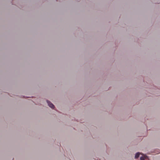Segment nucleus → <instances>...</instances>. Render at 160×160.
<instances>
[{
  "mask_svg": "<svg viewBox=\"0 0 160 160\" xmlns=\"http://www.w3.org/2000/svg\"><path fill=\"white\" fill-rule=\"evenodd\" d=\"M47 102L48 104V105L49 106V107L51 108H54V105L52 104V103H51L48 100H47Z\"/></svg>",
  "mask_w": 160,
  "mask_h": 160,
  "instance_id": "f257e3e1",
  "label": "nucleus"
},
{
  "mask_svg": "<svg viewBox=\"0 0 160 160\" xmlns=\"http://www.w3.org/2000/svg\"><path fill=\"white\" fill-rule=\"evenodd\" d=\"M140 159L141 160H144L146 159H148V157L145 155L143 154L142 156L140 157Z\"/></svg>",
  "mask_w": 160,
  "mask_h": 160,
  "instance_id": "f03ea898",
  "label": "nucleus"
},
{
  "mask_svg": "<svg viewBox=\"0 0 160 160\" xmlns=\"http://www.w3.org/2000/svg\"><path fill=\"white\" fill-rule=\"evenodd\" d=\"M140 154V153L139 152H138L135 155V158H138L139 157V155Z\"/></svg>",
  "mask_w": 160,
  "mask_h": 160,
  "instance_id": "7ed1b4c3",
  "label": "nucleus"
}]
</instances>
